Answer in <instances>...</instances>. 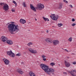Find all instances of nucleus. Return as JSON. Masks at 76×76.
I'll use <instances>...</instances> for the list:
<instances>
[{
  "label": "nucleus",
  "mask_w": 76,
  "mask_h": 76,
  "mask_svg": "<svg viewBox=\"0 0 76 76\" xmlns=\"http://www.w3.org/2000/svg\"><path fill=\"white\" fill-rule=\"evenodd\" d=\"M8 28L9 31L11 32V34H13V32L15 31H17L15 32H17L18 31H19V26L18 25L16 26L13 24H10L8 26Z\"/></svg>",
  "instance_id": "obj_1"
},
{
  "label": "nucleus",
  "mask_w": 76,
  "mask_h": 76,
  "mask_svg": "<svg viewBox=\"0 0 76 76\" xmlns=\"http://www.w3.org/2000/svg\"><path fill=\"white\" fill-rule=\"evenodd\" d=\"M40 67L43 70L45 71V72L48 75H51V72H54L55 70L53 69V68H49L48 67L46 66V65L42 64H40Z\"/></svg>",
  "instance_id": "obj_2"
},
{
  "label": "nucleus",
  "mask_w": 76,
  "mask_h": 76,
  "mask_svg": "<svg viewBox=\"0 0 76 76\" xmlns=\"http://www.w3.org/2000/svg\"><path fill=\"white\" fill-rule=\"evenodd\" d=\"M50 17L52 20H56V21L57 20L58 18V16H55V14H53L51 15H50Z\"/></svg>",
  "instance_id": "obj_3"
},
{
  "label": "nucleus",
  "mask_w": 76,
  "mask_h": 76,
  "mask_svg": "<svg viewBox=\"0 0 76 76\" xmlns=\"http://www.w3.org/2000/svg\"><path fill=\"white\" fill-rule=\"evenodd\" d=\"M66 72H67V73H69L72 76H75V75L74 74V73H76V70L73 69H72L71 71H69L68 70H66Z\"/></svg>",
  "instance_id": "obj_4"
},
{
  "label": "nucleus",
  "mask_w": 76,
  "mask_h": 76,
  "mask_svg": "<svg viewBox=\"0 0 76 76\" xmlns=\"http://www.w3.org/2000/svg\"><path fill=\"white\" fill-rule=\"evenodd\" d=\"M7 53L8 55L10 56V57H14L15 56V54L12 52V50H10V52L8 51Z\"/></svg>",
  "instance_id": "obj_5"
},
{
  "label": "nucleus",
  "mask_w": 76,
  "mask_h": 76,
  "mask_svg": "<svg viewBox=\"0 0 76 76\" xmlns=\"http://www.w3.org/2000/svg\"><path fill=\"white\" fill-rule=\"evenodd\" d=\"M44 5L41 4H39L37 5V8L38 10H41V9L44 8Z\"/></svg>",
  "instance_id": "obj_6"
},
{
  "label": "nucleus",
  "mask_w": 76,
  "mask_h": 76,
  "mask_svg": "<svg viewBox=\"0 0 76 76\" xmlns=\"http://www.w3.org/2000/svg\"><path fill=\"white\" fill-rule=\"evenodd\" d=\"M28 50L30 52L33 53V54H37V51L36 50H33V49L31 48H28Z\"/></svg>",
  "instance_id": "obj_7"
},
{
  "label": "nucleus",
  "mask_w": 76,
  "mask_h": 76,
  "mask_svg": "<svg viewBox=\"0 0 76 76\" xmlns=\"http://www.w3.org/2000/svg\"><path fill=\"white\" fill-rule=\"evenodd\" d=\"M1 41L4 42H6L7 41V38L6 37H4V36H2L1 37Z\"/></svg>",
  "instance_id": "obj_8"
},
{
  "label": "nucleus",
  "mask_w": 76,
  "mask_h": 76,
  "mask_svg": "<svg viewBox=\"0 0 76 76\" xmlns=\"http://www.w3.org/2000/svg\"><path fill=\"white\" fill-rule=\"evenodd\" d=\"M3 9L5 11L9 10V6H8V5L7 4H5L3 6Z\"/></svg>",
  "instance_id": "obj_9"
},
{
  "label": "nucleus",
  "mask_w": 76,
  "mask_h": 76,
  "mask_svg": "<svg viewBox=\"0 0 76 76\" xmlns=\"http://www.w3.org/2000/svg\"><path fill=\"white\" fill-rule=\"evenodd\" d=\"M3 61L4 62L5 64L7 65H8V64H9L10 63L9 61L6 58L3 59Z\"/></svg>",
  "instance_id": "obj_10"
},
{
  "label": "nucleus",
  "mask_w": 76,
  "mask_h": 76,
  "mask_svg": "<svg viewBox=\"0 0 76 76\" xmlns=\"http://www.w3.org/2000/svg\"><path fill=\"white\" fill-rule=\"evenodd\" d=\"M64 63L65 66L66 67H69V66H70V64L66 61H64Z\"/></svg>",
  "instance_id": "obj_11"
},
{
  "label": "nucleus",
  "mask_w": 76,
  "mask_h": 76,
  "mask_svg": "<svg viewBox=\"0 0 76 76\" xmlns=\"http://www.w3.org/2000/svg\"><path fill=\"white\" fill-rule=\"evenodd\" d=\"M17 71L18 73H20L21 75H22L23 73V71L22 69H20V68H18L17 69Z\"/></svg>",
  "instance_id": "obj_12"
},
{
  "label": "nucleus",
  "mask_w": 76,
  "mask_h": 76,
  "mask_svg": "<svg viewBox=\"0 0 76 76\" xmlns=\"http://www.w3.org/2000/svg\"><path fill=\"white\" fill-rule=\"evenodd\" d=\"M53 45H56L58 44L59 43V41L57 40H54L53 41Z\"/></svg>",
  "instance_id": "obj_13"
},
{
  "label": "nucleus",
  "mask_w": 76,
  "mask_h": 76,
  "mask_svg": "<svg viewBox=\"0 0 76 76\" xmlns=\"http://www.w3.org/2000/svg\"><path fill=\"white\" fill-rule=\"evenodd\" d=\"M30 7L31 10H33L34 12H36V9L34 7V5L32 4H30Z\"/></svg>",
  "instance_id": "obj_14"
},
{
  "label": "nucleus",
  "mask_w": 76,
  "mask_h": 76,
  "mask_svg": "<svg viewBox=\"0 0 76 76\" xmlns=\"http://www.w3.org/2000/svg\"><path fill=\"white\" fill-rule=\"evenodd\" d=\"M7 44H10V45H12L13 44L12 41L10 40H7Z\"/></svg>",
  "instance_id": "obj_15"
},
{
  "label": "nucleus",
  "mask_w": 76,
  "mask_h": 76,
  "mask_svg": "<svg viewBox=\"0 0 76 76\" xmlns=\"http://www.w3.org/2000/svg\"><path fill=\"white\" fill-rule=\"evenodd\" d=\"M20 23H21L24 24V23H26V20H23V19H21L20 20Z\"/></svg>",
  "instance_id": "obj_16"
},
{
  "label": "nucleus",
  "mask_w": 76,
  "mask_h": 76,
  "mask_svg": "<svg viewBox=\"0 0 76 76\" xmlns=\"http://www.w3.org/2000/svg\"><path fill=\"white\" fill-rule=\"evenodd\" d=\"M30 76H35V74L32 71H30L29 73Z\"/></svg>",
  "instance_id": "obj_17"
},
{
  "label": "nucleus",
  "mask_w": 76,
  "mask_h": 76,
  "mask_svg": "<svg viewBox=\"0 0 76 76\" xmlns=\"http://www.w3.org/2000/svg\"><path fill=\"white\" fill-rule=\"evenodd\" d=\"M45 41H46V42H50L51 41V39L50 38H47L45 39Z\"/></svg>",
  "instance_id": "obj_18"
},
{
  "label": "nucleus",
  "mask_w": 76,
  "mask_h": 76,
  "mask_svg": "<svg viewBox=\"0 0 76 76\" xmlns=\"http://www.w3.org/2000/svg\"><path fill=\"white\" fill-rule=\"evenodd\" d=\"M62 6H63V4L61 3H59V9H61V8L62 7Z\"/></svg>",
  "instance_id": "obj_19"
},
{
  "label": "nucleus",
  "mask_w": 76,
  "mask_h": 76,
  "mask_svg": "<svg viewBox=\"0 0 76 76\" xmlns=\"http://www.w3.org/2000/svg\"><path fill=\"white\" fill-rule=\"evenodd\" d=\"M43 18L45 21H49V19L47 18H45L44 17H43Z\"/></svg>",
  "instance_id": "obj_20"
},
{
  "label": "nucleus",
  "mask_w": 76,
  "mask_h": 76,
  "mask_svg": "<svg viewBox=\"0 0 76 76\" xmlns=\"http://www.w3.org/2000/svg\"><path fill=\"white\" fill-rule=\"evenodd\" d=\"M23 6L24 7H26V2H24L23 4Z\"/></svg>",
  "instance_id": "obj_21"
},
{
  "label": "nucleus",
  "mask_w": 76,
  "mask_h": 76,
  "mask_svg": "<svg viewBox=\"0 0 76 76\" xmlns=\"http://www.w3.org/2000/svg\"><path fill=\"white\" fill-rule=\"evenodd\" d=\"M50 66H53L55 65V64L54 63H51L50 64Z\"/></svg>",
  "instance_id": "obj_22"
},
{
  "label": "nucleus",
  "mask_w": 76,
  "mask_h": 76,
  "mask_svg": "<svg viewBox=\"0 0 76 76\" xmlns=\"http://www.w3.org/2000/svg\"><path fill=\"white\" fill-rule=\"evenodd\" d=\"M62 25H63V24L61 23H58V26L59 27H61V26H62Z\"/></svg>",
  "instance_id": "obj_23"
},
{
  "label": "nucleus",
  "mask_w": 76,
  "mask_h": 76,
  "mask_svg": "<svg viewBox=\"0 0 76 76\" xmlns=\"http://www.w3.org/2000/svg\"><path fill=\"white\" fill-rule=\"evenodd\" d=\"M30 45H32V43L30 42L28 44V45L29 46Z\"/></svg>",
  "instance_id": "obj_24"
},
{
  "label": "nucleus",
  "mask_w": 76,
  "mask_h": 76,
  "mask_svg": "<svg viewBox=\"0 0 76 76\" xmlns=\"http://www.w3.org/2000/svg\"><path fill=\"white\" fill-rule=\"evenodd\" d=\"M68 41L70 42H72V38L70 37L69 38V39H68Z\"/></svg>",
  "instance_id": "obj_25"
},
{
  "label": "nucleus",
  "mask_w": 76,
  "mask_h": 76,
  "mask_svg": "<svg viewBox=\"0 0 76 76\" xmlns=\"http://www.w3.org/2000/svg\"><path fill=\"white\" fill-rule=\"evenodd\" d=\"M63 1L65 3L67 4L68 3V2H67V1L65 0H64Z\"/></svg>",
  "instance_id": "obj_26"
},
{
  "label": "nucleus",
  "mask_w": 76,
  "mask_h": 76,
  "mask_svg": "<svg viewBox=\"0 0 76 76\" xmlns=\"http://www.w3.org/2000/svg\"><path fill=\"white\" fill-rule=\"evenodd\" d=\"M4 4V3H0V5H1V6H3Z\"/></svg>",
  "instance_id": "obj_27"
},
{
  "label": "nucleus",
  "mask_w": 76,
  "mask_h": 76,
  "mask_svg": "<svg viewBox=\"0 0 76 76\" xmlns=\"http://www.w3.org/2000/svg\"><path fill=\"white\" fill-rule=\"evenodd\" d=\"M63 73L64 75H67V72H63Z\"/></svg>",
  "instance_id": "obj_28"
},
{
  "label": "nucleus",
  "mask_w": 76,
  "mask_h": 76,
  "mask_svg": "<svg viewBox=\"0 0 76 76\" xmlns=\"http://www.w3.org/2000/svg\"><path fill=\"white\" fill-rule=\"evenodd\" d=\"M42 58H45L46 57V56L44 55H43L42 56Z\"/></svg>",
  "instance_id": "obj_29"
},
{
  "label": "nucleus",
  "mask_w": 76,
  "mask_h": 76,
  "mask_svg": "<svg viewBox=\"0 0 76 76\" xmlns=\"http://www.w3.org/2000/svg\"><path fill=\"white\" fill-rule=\"evenodd\" d=\"M76 25V24L75 23H73L71 25L72 26H75Z\"/></svg>",
  "instance_id": "obj_30"
},
{
  "label": "nucleus",
  "mask_w": 76,
  "mask_h": 76,
  "mask_svg": "<svg viewBox=\"0 0 76 76\" xmlns=\"http://www.w3.org/2000/svg\"><path fill=\"white\" fill-rule=\"evenodd\" d=\"M16 56H20V54L18 53L16 55Z\"/></svg>",
  "instance_id": "obj_31"
},
{
  "label": "nucleus",
  "mask_w": 76,
  "mask_h": 76,
  "mask_svg": "<svg viewBox=\"0 0 76 76\" xmlns=\"http://www.w3.org/2000/svg\"><path fill=\"white\" fill-rule=\"evenodd\" d=\"M72 64H76V61H74L72 62Z\"/></svg>",
  "instance_id": "obj_32"
},
{
  "label": "nucleus",
  "mask_w": 76,
  "mask_h": 76,
  "mask_svg": "<svg viewBox=\"0 0 76 76\" xmlns=\"http://www.w3.org/2000/svg\"><path fill=\"white\" fill-rule=\"evenodd\" d=\"M12 2L13 3H14V4H16V2H15V1H12Z\"/></svg>",
  "instance_id": "obj_33"
},
{
  "label": "nucleus",
  "mask_w": 76,
  "mask_h": 76,
  "mask_svg": "<svg viewBox=\"0 0 76 76\" xmlns=\"http://www.w3.org/2000/svg\"><path fill=\"white\" fill-rule=\"evenodd\" d=\"M72 22H75V19H74V18L72 19Z\"/></svg>",
  "instance_id": "obj_34"
},
{
  "label": "nucleus",
  "mask_w": 76,
  "mask_h": 76,
  "mask_svg": "<svg viewBox=\"0 0 76 76\" xmlns=\"http://www.w3.org/2000/svg\"><path fill=\"white\" fill-rule=\"evenodd\" d=\"M43 60L44 61H46L47 59L46 58H43Z\"/></svg>",
  "instance_id": "obj_35"
},
{
  "label": "nucleus",
  "mask_w": 76,
  "mask_h": 76,
  "mask_svg": "<svg viewBox=\"0 0 76 76\" xmlns=\"http://www.w3.org/2000/svg\"><path fill=\"white\" fill-rule=\"evenodd\" d=\"M69 6H70V7H71V8H72L73 7V6H72V5H69Z\"/></svg>",
  "instance_id": "obj_36"
},
{
  "label": "nucleus",
  "mask_w": 76,
  "mask_h": 76,
  "mask_svg": "<svg viewBox=\"0 0 76 76\" xmlns=\"http://www.w3.org/2000/svg\"><path fill=\"white\" fill-rule=\"evenodd\" d=\"M64 51H66V52H68L69 51L67 50L66 49H65Z\"/></svg>",
  "instance_id": "obj_37"
},
{
  "label": "nucleus",
  "mask_w": 76,
  "mask_h": 76,
  "mask_svg": "<svg viewBox=\"0 0 76 76\" xmlns=\"http://www.w3.org/2000/svg\"><path fill=\"white\" fill-rule=\"evenodd\" d=\"M17 6V3L15 4V7H16Z\"/></svg>",
  "instance_id": "obj_38"
},
{
  "label": "nucleus",
  "mask_w": 76,
  "mask_h": 76,
  "mask_svg": "<svg viewBox=\"0 0 76 76\" xmlns=\"http://www.w3.org/2000/svg\"><path fill=\"white\" fill-rule=\"evenodd\" d=\"M12 12H15V10H12Z\"/></svg>",
  "instance_id": "obj_39"
},
{
  "label": "nucleus",
  "mask_w": 76,
  "mask_h": 76,
  "mask_svg": "<svg viewBox=\"0 0 76 76\" xmlns=\"http://www.w3.org/2000/svg\"><path fill=\"white\" fill-rule=\"evenodd\" d=\"M46 32H47V33H48V31L47 30V31H46Z\"/></svg>",
  "instance_id": "obj_40"
},
{
  "label": "nucleus",
  "mask_w": 76,
  "mask_h": 76,
  "mask_svg": "<svg viewBox=\"0 0 76 76\" xmlns=\"http://www.w3.org/2000/svg\"><path fill=\"white\" fill-rule=\"evenodd\" d=\"M52 75H54V73H52Z\"/></svg>",
  "instance_id": "obj_41"
},
{
  "label": "nucleus",
  "mask_w": 76,
  "mask_h": 76,
  "mask_svg": "<svg viewBox=\"0 0 76 76\" xmlns=\"http://www.w3.org/2000/svg\"><path fill=\"white\" fill-rule=\"evenodd\" d=\"M35 20H37V19H35Z\"/></svg>",
  "instance_id": "obj_42"
},
{
  "label": "nucleus",
  "mask_w": 76,
  "mask_h": 76,
  "mask_svg": "<svg viewBox=\"0 0 76 76\" xmlns=\"http://www.w3.org/2000/svg\"><path fill=\"white\" fill-rule=\"evenodd\" d=\"M68 58H69V57H68Z\"/></svg>",
  "instance_id": "obj_43"
}]
</instances>
